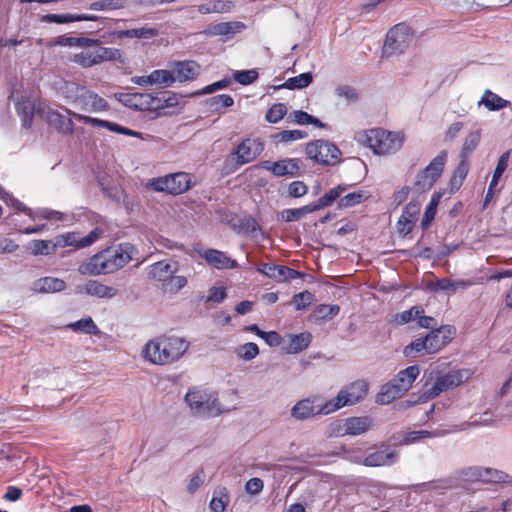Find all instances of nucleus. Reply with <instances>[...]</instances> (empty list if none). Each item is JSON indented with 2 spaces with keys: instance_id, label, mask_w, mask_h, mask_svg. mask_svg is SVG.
Here are the masks:
<instances>
[{
  "instance_id": "34",
  "label": "nucleus",
  "mask_w": 512,
  "mask_h": 512,
  "mask_svg": "<svg viewBox=\"0 0 512 512\" xmlns=\"http://www.w3.org/2000/svg\"><path fill=\"white\" fill-rule=\"evenodd\" d=\"M402 395L401 390L390 380L381 386L380 391L376 395V403L379 405H388Z\"/></svg>"
},
{
  "instance_id": "22",
  "label": "nucleus",
  "mask_w": 512,
  "mask_h": 512,
  "mask_svg": "<svg viewBox=\"0 0 512 512\" xmlns=\"http://www.w3.org/2000/svg\"><path fill=\"white\" fill-rule=\"evenodd\" d=\"M45 120L49 126L53 127L62 135H72L74 133L73 120L57 110L47 108L45 111Z\"/></svg>"
},
{
  "instance_id": "8",
  "label": "nucleus",
  "mask_w": 512,
  "mask_h": 512,
  "mask_svg": "<svg viewBox=\"0 0 512 512\" xmlns=\"http://www.w3.org/2000/svg\"><path fill=\"white\" fill-rule=\"evenodd\" d=\"M162 356H159L158 365L171 364L179 360L189 348V342L177 336L162 337Z\"/></svg>"
},
{
  "instance_id": "21",
  "label": "nucleus",
  "mask_w": 512,
  "mask_h": 512,
  "mask_svg": "<svg viewBox=\"0 0 512 512\" xmlns=\"http://www.w3.org/2000/svg\"><path fill=\"white\" fill-rule=\"evenodd\" d=\"M369 385L367 381L359 379L343 387L339 393L344 395L346 406L361 402L368 394Z\"/></svg>"
},
{
  "instance_id": "19",
  "label": "nucleus",
  "mask_w": 512,
  "mask_h": 512,
  "mask_svg": "<svg viewBox=\"0 0 512 512\" xmlns=\"http://www.w3.org/2000/svg\"><path fill=\"white\" fill-rule=\"evenodd\" d=\"M172 67L175 82L192 81L200 74L201 66L194 60L174 61Z\"/></svg>"
},
{
  "instance_id": "23",
  "label": "nucleus",
  "mask_w": 512,
  "mask_h": 512,
  "mask_svg": "<svg viewBox=\"0 0 512 512\" xmlns=\"http://www.w3.org/2000/svg\"><path fill=\"white\" fill-rule=\"evenodd\" d=\"M78 293H85L89 296H94L100 299L114 298L118 291L112 286L102 284L97 280H89L82 287L77 288Z\"/></svg>"
},
{
  "instance_id": "36",
  "label": "nucleus",
  "mask_w": 512,
  "mask_h": 512,
  "mask_svg": "<svg viewBox=\"0 0 512 512\" xmlns=\"http://www.w3.org/2000/svg\"><path fill=\"white\" fill-rule=\"evenodd\" d=\"M89 44H96L94 38L89 37H71L67 35H60L53 39H51L50 46H60V47H81Z\"/></svg>"
},
{
  "instance_id": "60",
  "label": "nucleus",
  "mask_w": 512,
  "mask_h": 512,
  "mask_svg": "<svg viewBox=\"0 0 512 512\" xmlns=\"http://www.w3.org/2000/svg\"><path fill=\"white\" fill-rule=\"evenodd\" d=\"M258 77L259 74L256 69L237 70L233 73V80L244 86L254 83Z\"/></svg>"
},
{
  "instance_id": "15",
  "label": "nucleus",
  "mask_w": 512,
  "mask_h": 512,
  "mask_svg": "<svg viewBox=\"0 0 512 512\" xmlns=\"http://www.w3.org/2000/svg\"><path fill=\"white\" fill-rule=\"evenodd\" d=\"M246 29V25L241 21L220 22L208 25L203 33L208 37L223 36V41L230 40L234 35L241 33Z\"/></svg>"
},
{
  "instance_id": "16",
  "label": "nucleus",
  "mask_w": 512,
  "mask_h": 512,
  "mask_svg": "<svg viewBox=\"0 0 512 512\" xmlns=\"http://www.w3.org/2000/svg\"><path fill=\"white\" fill-rule=\"evenodd\" d=\"M423 337L425 343H427L428 353L434 354L439 352L452 340V328L450 326H441L432 329Z\"/></svg>"
},
{
  "instance_id": "51",
  "label": "nucleus",
  "mask_w": 512,
  "mask_h": 512,
  "mask_svg": "<svg viewBox=\"0 0 512 512\" xmlns=\"http://www.w3.org/2000/svg\"><path fill=\"white\" fill-rule=\"evenodd\" d=\"M259 167L264 169V170L270 171L271 174L273 176H276V177L287 176L288 173H289L288 172V164H287L286 158L285 159H281V160H277L275 162L262 161L259 164Z\"/></svg>"
},
{
  "instance_id": "56",
  "label": "nucleus",
  "mask_w": 512,
  "mask_h": 512,
  "mask_svg": "<svg viewBox=\"0 0 512 512\" xmlns=\"http://www.w3.org/2000/svg\"><path fill=\"white\" fill-rule=\"evenodd\" d=\"M188 284L186 276L176 275L173 276L163 285V290L169 294H177Z\"/></svg>"
},
{
  "instance_id": "13",
  "label": "nucleus",
  "mask_w": 512,
  "mask_h": 512,
  "mask_svg": "<svg viewBox=\"0 0 512 512\" xmlns=\"http://www.w3.org/2000/svg\"><path fill=\"white\" fill-rule=\"evenodd\" d=\"M468 475L472 479L483 483H510L512 480L510 475L504 471L481 466L471 467Z\"/></svg>"
},
{
  "instance_id": "6",
  "label": "nucleus",
  "mask_w": 512,
  "mask_h": 512,
  "mask_svg": "<svg viewBox=\"0 0 512 512\" xmlns=\"http://www.w3.org/2000/svg\"><path fill=\"white\" fill-rule=\"evenodd\" d=\"M414 38V32L405 23H398L390 28L386 34L383 45V54L386 56L400 55L410 47Z\"/></svg>"
},
{
  "instance_id": "43",
  "label": "nucleus",
  "mask_w": 512,
  "mask_h": 512,
  "mask_svg": "<svg viewBox=\"0 0 512 512\" xmlns=\"http://www.w3.org/2000/svg\"><path fill=\"white\" fill-rule=\"evenodd\" d=\"M470 169V162L468 158L460 157V161L454 170V173L450 179V186L452 189H459L465 178L468 175Z\"/></svg>"
},
{
  "instance_id": "24",
  "label": "nucleus",
  "mask_w": 512,
  "mask_h": 512,
  "mask_svg": "<svg viewBox=\"0 0 512 512\" xmlns=\"http://www.w3.org/2000/svg\"><path fill=\"white\" fill-rule=\"evenodd\" d=\"M100 19L97 15L92 14H74V13H64V14H54L49 13L42 15L40 21L42 23H55V24H68L72 22H80V21H98Z\"/></svg>"
},
{
  "instance_id": "3",
  "label": "nucleus",
  "mask_w": 512,
  "mask_h": 512,
  "mask_svg": "<svg viewBox=\"0 0 512 512\" xmlns=\"http://www.w3.org/2000/svg\"><path fill=\"white\" fill-rule=\"evenodd\" d=\"M185 402L193 415L202 418L219 416L223 410L218 401V394L210 389L193 387L185 395Z\"/></svg>"
},
{
  "instance_id": "59",
  "label": "nucleus",
  "mask_w": 512,
  "mask_h": 512,
  "mask_svg": "<svg viewBox=\"0 0 512 512\" xmlns=\"http://www.w3.org/2000/svg\"><path fill=\"white\" fill-rule=\"evenodd\" d=\"M287 113V106L284 103L273 104L265 115V120L269 123L276 124L284 118Z\"/></svg>"
},
{
  "instance_id": "25",
  "label": "nucleus",
  "mask_w": 512,
  "mask_h": 512,
  "mask_svg": "<svg viewBox=\"0 0 512 512\" xmlns=\"http://www.w3.org/2000/svg\"><path fill=\"white\" fill-rule=\"evenodd\" d=\"M94 40L96 41V44H89L83 46L85 50L73 56L72 61L75 64L79 65L82 68H90L100 64L98 56V44L100 43V39Z\"/></svg>"
},
{
  "instance_id": "61",
  "label": "nucleus",
  "mask_w": 512,
  "mask_h": 512,
  "mask_svg": "<svg viewBox=\"0 0 512 512\" xmlns=\"http://www.w3.org/2000/svg\"><path fill=\"white\" fill-rule=\"evenodd\" d=\"M436 433L434 431L429 430H414L406 432L401 440V443L404 445H409L412 443H416L425 438L435 437Z\"/></svg>"
},
{
  "instance_id": "26",
  "label": "nucleus",
  "mask_w": 512,
  "mask_h": 512,
  "mask_svg": "<svg viewBox=\"0 0 512 512\" xmlns=\"http://www.w3.org/2000/svg\"><path fill=\"white\" fill-rule=\"evenodd\" d=\"M420 374V368L418 365H411L406 367L403 370H400L395 377L391 379L393 384H396L401 392L404 394L407 392L413 385L414 381Z\"/></svg>"
},
{
  "instance_id": "46",
  "label": "nucleus",
  "mask_w": 512,
  "mask_h": 512,
  "mask_svg": "<svg viewBox=\"0 0 512 512\" xmlns=\"http://www.w3.org/2000/svg\"><path fill=\"white\" fill-rule=\"evenodd\" d=\"M74 332H83L88 335H97L100 330L91 317L81 318L67 325Z\"/></svg>"
},
{
  "instance_id": "7",
  "label": "nucleus",
  "mask_w": 512,
  "mask_h": 512,
  "mask_svg": "<svg viewBox=\"0 0 512 512\" xmlns=\"http://www.w3.org/2000/svg\"><path fill=\"white\" fill-rule=\"evenodd\" d=\"M447 156V151L442 150L424 169L418 172L413 183V190L416 193H425L433 187L443 173Z\"/></svg>"
},
{
  "instance_id": "48",
  "label": "nucleus",
  "mask_w": 512,
  "mask_h": 512,
  "mask_svg": "<svg viewBox=\"0 0 512 512\" xmlns=\"http://www.w3.org/2000/svg\"><path fill=\"white\" fill-rule=\"evenodd\" d=\"M142 355L146 361L158 365L157 359L159 356H162L161 339L157 338L148 341L142 350Z\"/></svg>"
},
{
  "instance_id": "42",
  "label": "nucleus",
  "mask_w": 512,
  "mask_h": 512,
  "mask_svg": "<svg viewBox=\"0 0 512 512\" xmlns=\"http://www.w3.org/2000/svg\"><path fill=\"white\" fill-rule=\"evenodd\" d=\"M370 197L367 191L358 190L344 195L337 202V206L339 209H347L355 207L361 204L363 201Z\"/></svg>"
},
{
  "instance_id": "1",
  "label": "nucleus",
  "mask_w": 512,
  "mask_h": 512,
  "mask_svg": "<svg viewBox=\"0 0 512 512\" xmlns=\"http://www.w3.org/2000/svg\"><path fill=\"white\" fill-rule=\"evenodd\" d=\"M134 251V245L129 242L107 247L91 256L88 261L82 262L78 267V272L81 275L89 276L113 273L132 260Z\"/></svg>"
},
{
  "instance_id": "29",
  "label": "nucleus",
  "mask_w": 512,
  "mask_h": 512,
  "mask_svg": "<svg viewBox=\"0 0 512 512\" xmlns=\"http://www.w3.org/2000/svg\"><path fill=\"white\" fill-rule=\"evenodd\" d=\"M169 194L180 195L187 192L191 187V177L186 172H177L168 175Z\"/></svg>"
},
{
  "instance_id": "44",
  "label": "nucleus",
  "mask_w": 512,
  "mask_h": 512,
  "mask_svg": "<svg viewBox=\"0 0 512 512\" xmlns=\"http://www.w3.org/2000/svg\"><path fill=\"white\" fill-rule=\"evenodd\" d=\"M61 109L71 118L72 120L75 119L77 121L83 122L84 124L91 125L93 127H100L107 129L108 127V120L91 117L87 115H83L77 112L72 111L69 108H66L64 106H61Z\"/></svg>"
},
{
  "instance_id": "10",
  "label": "nucleus",
  "mask_w": 512,
  "mask_h": 512,
  "mask_svg": "<svg viewBox=\"0 0 512 512\" xmlns=\"http://www.w3.org/2000/svg\"><path fill=\"white\" fill-rule=\"evenodd\" d=\"M257 272L278 282H289L303 277V273L285 265L275 263H260L256 266Z\"/></svg>"
},
{
  "instance_id": "45",
  "label": "nucleus",
  "mask_w": 512,
  "mask_h": 512,
  "mask_svg": "<svg viewBox=\"0 0 512 512\" xmlns=\"http://www.w3.org/2000/svg\"><path fill=\"white\" fill-rule=\"evenodd\" d=\"M150 74L152 85H159L163 88H168L175 83L172 67H170V69H156Z\"/></svg>"
},
{
  "instance_id": "17",
  "label": "nucleus",
  "mask_w": 512,
  "mask_h": 512,
  "mask_svg": "<svg viewBox=\"0 0 512 512\" xmlns=\"http://www.w3.org/2000/svg\"><path fill=\"white\" fill-rule=\"evenodd\" d=\"M398 458V453L395 450L383 446L365 456L363 465L366 467L392 466L398 461Z\"/></svg>"
},
{
  "instance_id": "38",
  "label": "nucleus",
  "mask_w": 512,
  "mask_h": 512,
  "mask_svg": "<svg viewBox=\"0 0 512 512\" xmlns=\"http://www.w3.org/2000/svg\"><path fill=\"white\" fill-rule=\"evenodd\" d=\"M346 406V400H344V395H340L338 392L337 395L329 400L322 402V399L317 403V413L318 415H329L343 407Z\"/></svg>"
},
{
  "instance_id": "20",
  "label": "nucleus",
  "mask_w": 512,
  "mask_h": 512,
  "mask_svg": "<svg viewBox=\"0 0 512 512\" xmlns=\"http://www.w3.org/2000/svg\"><path fill=\"white\" fill-rule=\"evenodd\" d=\"M179 270V262L173 259H164L150 265L149 277L162 282V286Z\"/></svg>"
},
{
  "instance_id": "47",
  "label": "nucleus",
  "mask_w": 512,
  "mask_h": 512,
  "mask_svg": "<svg viewBox=\"0 0 512 512\" xmlns=\"http://www.w3.org/2000/svg\"><path fill=\"white\" fill-rule=\"evenodd\" d=\"M229 504V495L225 487H219L213 493L209 507L212 512H224Z\"/></svg>"
},
{
  "instance_id": "32",
  "label": "nucleus",
  "mask_w": 512,
  "mask_h": 512,
  "mask_svg": "<svg viewBox=\"0 0 512 512\" xmlns=\"http://www.w3.org/2000/svg\"><path fill=\"white\" fill-rule=\"evenodd\" d=\"M114 98L125 107L136 111H144L145 93L118 92L114 94Z\"/></svg>"
},
{
  "instance_id": "62",
  "label": "nucleus",
  "mask_w": 512,
  "mask_h": 512,
  "mask_svg": "<svg viewBox=\"0 0 512 512\" xmlns=\"http://www.w3.org/2000/svg\"><path fill=\"white\" fill-rule=\"evenodd\" d=\"M124 0H101L93 2L89 5V9L93 11L117 10L124 8Z\"/></svg>"
},
{
  "instance_id": "52",
  "label": "nucleus",
  "mask_w": 512,
  "mask_h": 512,
  "mask_svg": "<svg viewBox=\"0 0 512 512\" xmlns=\"http://www.w3.org/2000/svg\"><path fill=\"white\" fill-rule=\"evenodd\" d=\"M101 41L98 44V56H99V63L108 62V61H118L120 63H123V53L118 48H110V47H103L101 45Z\"/></svg>"
},
{
  "instance_id": "11",
  "label": "nucleus",
  "mask_w": 512,
  "mask_h": 512,
  "mask_svg": "<svg viewBox=\"0 0 512 512\" xmlns=\"http://www.w3.org/2000/svg\"><path fill=\"white\" fill-rule=\"evenodd\" d=\"M179 104L178 94L172 91L145 93L144 111H159L176 107Z\"/></svg>"
},
{
  "instance_id": "63",
  "label": "nucleus",
  "mask_w": 512,
  "mask_h": 512,
  "mask_svg": "<svg viewBox=\"0 0 512 512\" xmlns=\"http://www.w3.org/2000/svg\"><path fill=\"white\" fill-rule=\"evenodd\" d=\"M259 354V347L254 342H247L243 345H240L237 350V355L240 359L245 361H250L256 358Z\"/></svg>"
},
{
  "instance_id": "54",
  "label": "nucleus",
  "mask_w": 512,
  "mask_h": 512,
  "mask_svg": "<svg viewBox=\"0 0 512 512\" xmlns=\"http://www.w3.org/2000/svg\"><path fill=\"white\" fill-rule=\"evenodd\" d=\"M315 295L308 291L304 290L302 292L296 293L291 300V304L294 306L295 310L302 311L306 310L314 301Z\"/></svg>"
},
{
  "instance_id": "50",
  "label": "nucleus",
  "mask_w": 512,
  "mask_h": 512,
  "mask_svg": "<svg viewBox=\"0 0 512 512\" xmlns=\"http://www.w3.org/2000/svg\"><path fill=\"white\" fill-rule=\"evenodd\" d=\"M424 337H418L415 340L411 341L408 345H406L403 349V354L405 357H416L427 355L428 348L426 346Z\"/></svg>"
},
{
  "instance_id": "2",
  "label": "nucleus",
  "mask_w": 512,
  "mask_h": 512,
  "mask_svg": "<svg viewBox=\"0 0 512 512\" xmlns=\"http://www.w3.org/2000/svg\"><path fill=\"white\" fill-rule=\"evenodd\" d=\"M422 381L424 383L418 393H412L409 399L399 403L401 409L427 403L441 393L460 386L465 381V371L452 370L441 375L436 371H430L429 373H424Z\"/></svg>"
},
{
  "instance_id": "12",
  "label": "nucleus",
  "mask_w": 512,
  "mask_h": 512,
  "mask_svg": "<svg viewBox=\"0 0 512 512\" xmlns=\"http://www.w3.org/2000/svg\"><path fill=\"white\" fill-rule=\"evenodd\" d=\"M264 150V145L259 139L246 138L239 143L234 151L236 163L244 165L256 159Z\"/></svg>"
},
{
  "instance_id": "4",
  "label": "nucleus",
  "mask_w": 512,
  "mask_h": 512,
  "mask_svg": "<svg viewBox=\"0 0 512 512\" xmlns=\"http://www.w3.org/2000/svg\"><path fill=\"white\" fill-rule=\"evenodd\" d=\"M365 142L376 155L394 154L403 146L404 134L382 128L372 129L366 134Z\"/></svg>"
},
{
  "instance_id": "40",
  "label": "nucleus",
  "mask_w": 512,
  "mask_h": 512,
  "mask_svg": "<svg viewBox=\"0 0 512 512\" xmlns=\"http://www.w3.org/2000/svg\"><path fill=\"white\" fill-rule=\"evenodd\" d=\"M30 252L34 256L39 255H51L54 254L57 250V246L55 245V238L53 240H31L28 246Z\"/></svg>"
},
{
  "instance_id": "33",
  "label": "nucleus",
  "mask_w": 512,
  "mask_h": 512,
  "mask_svg": "<svg viewBox=\"0 0 512 512\" xmlns=\"http://www.w3.org/2000/svg\"><path fill=\"white\" fill-rule=\"evenodd\" d=\"M479 105L485 106L489 111H499L511 106V102L487 89L481 97Z\"/></svg>"
},
{
  "instance_id": "31",
  "label": "nucleus",
  "mask_w": 512,
  "mask_h": 512,
  "mask_svg": "<svg viewBox=\"0 0 512 512\" xmlns=\"http://www.w3.org/2000/svg\"><path fill=\"white\" fill-rule=\"evenodd\" d=\"M468 283L465 281H454L449 278H441L427 283V290L430 292L446 291L454 294L459 288H466Z\"/></svg>"
},
{
  "instance_id": "39",
  "label": "nucleus",
  "mask_w": 512,
  "mask_h": 512,
  "mask_svg": "<svg viewBox=\"0 0 512 512\" xmlns=\"http://www.w3.org/2000/svg\"><path fill=\"white\" fill-rule=\"evenodd\" d=\"M442 198V193L439 191H436L432 194L429 204L427 205L424 215L421 220V228L427 229L430 227L432 221L434 220L436 213H437V207L440 203V200Z\"/></svg>"
},
{
  "instance_id": "27",
  "label": "nucleus",
  "mask_w": 512,
  "mask_h": 512,
  "mask_svg": "<svg viewBox=\"0 0 512 512\" xmlns=\"http://www.w3.org/2000/svg\"><path fill=\"white\" fill-rule=\"evenodd\" d=\"M66 288V282L63 279L46 276L33 282V291L41 294L57 293Z\"/></svg>"
},
{
  "instance_id": "9",
  "label": "nucleus",
  "mask_w": 512,
  "mask_h": 512,
  "mask_svg": "<svg viewBox=\"0 0 512 512\" xmlns=\"http://www.w3.org/2000/svg\"><path fill=\"white\" fill-rule=\"evenodd\" d=\"M103 234L100 227L93 228L86 236L80 237L78 232H67L55 237V245L57 248L74 246L76 248H86L94 244Z\"/></svg>"
},
{
  "instance_id": "55",
  "label": "nucleus",
  "mask_w": 512,
  "mask_h": 512,
  "mask_svg": "<svg viewBox=\"0 0 512 512\" xmlns=\"http://www.w3.org/2000/svg\"><path fill=\"white\" fill-rule=\"evenodd\" d=\"M340 312V306L337 304H319L315 308V316L321 321L332 320Z\"/></svg>"
},
{
  "instance_id": "64",
  "label": "nucleus",
  "mask_w": 512,
  "mask_h": 512,
  "mask_svg": "<svg viewBox=\"0 0 512 512\" xmlns=\"http://www.w3.org/2000/svg\"><path fill=\"white\" fill-rule=\"evenodd\" d=\"M231 83H232V79L231 78L224 77V78H222V79H220L218 81H215V82L205 86L201 90H198V91L194 92L192 95L193 96H199V95L210 94V93H213L215 91L222 90V89L228 87L229 85H231Z\"/></svg>"
},
{
  "instance_id": "49",
  "label": "nucleus",
  "mask_w": 512,
  "mask_h": 512,
  "mask_svg": "<svg viewBox=\"0 0 512 512\" xmlns=\"http://www.w3.org/2000/svg\"><path fill=\"white\" fill-rule=\"evenodd\" d=\"M348 189L346 184H338L334 188L327 191L323 196H321L318 200L322 209L331 206L335 201H339L342 198V194L345 193Z\"/></svg>"
},
{
  "instance_id": "30",
  "label": "nucleus",
  "mask_w": 512,
  "mask_h": 512,
  "mask_svg": "<svg viewBox=\"0 0 512 512\" xmlns=\"http://www.w3.org/2000/svg\"><path fill=\"white\" fill-rule=\"evenodd\" d=\"M159 33L157 28L154 27H140L126 30H116L112 32V36L117 39L123 38H137V39H150L157 36Z\"/></svg>"
},
{
  "instance_id": "28",
  "label": "nucleus",
  "mask_w": 512,
  "mask_h": 512,
  "mask_svg": "<svg viewBox=\"0 0 512 512\" xmlns=\"http://www.w3.org/2000/svg\"><path fill=\"white\" fill-rule=\"evenodd\" d=\"M372 420L368 416L349 417L344 420L342 435L357 436L368 431Z\"/></svg>"
},
{
  "instance_id": "57",
  "label": "nucleus",
  "mask_w": 512,
  "mask_h": 512,
  "mask_svg": "<svg viewBox=\"0 0 512 512\" xmlns=\"http://www.w3.org/2000/svg\"><path fill=\"white\" fill-rule=\"evenodd\" d=\"M481 135L479 131L470 132L462 146L460 157L468 158L469 154L473 152L480 143Z\"/></svg>"
},
{
  "instance_id": "35",
  "label": "nucleus",
  "mask_w": 512,
  "mask_h": 512,
  "mask_svg": "<svg viewBox=\"0 0 512 512\" xmlns=\"http://www.w3.org/2000/svg\"><path fill=\"white\" fill-rule=\"evenodd\" d=\"M313 82L312 72H304L298 76L288 78L283 84L275 86V89L300 90L308 87Z\"/></svg>"
},
{
  "instance_id": "58",
  "label": "nucleus",
  "mask_w": 512,
  "mask_h": 512,
  "mask_svg": "<svg viewBox=\"0 0 512 512\" xmlns=\"http://www.w3.org/2000/svg\"><path fill=\"white\" fill-rule=\"evenodd\" d=\"M510 157V151L504 152L498 159L497 165L492 175V179L489 185L496 187L503 173L508 167V161Z\"/></svg>"
},
{
  "instance_id": "5",
  "label": "nucleus",
  "mask_w": 512,
  "mask_h": 512,
  "mask_svg": "<svg viewBox=\"0 0 512 512\" xmlns=\"http://www.w3.org/2000/svg\"><path fill=\"white\" fill-rule=\"evenodd\" d=\"M305 153L310 160L322 166H336L342 156L341 150L333 142L324 139L308 142Z\"/></svg>"
},
{
  "instance_id": "37",
  "label": "nucleus",
  "mask_w": 512,
  "mask_h": 512,
  "mask_svg": "<svg viewBox=\"0 0 512 512\" xmlns=\"http://www.w3.org/2000/svg\"><path fill=\"white\" fill-rule=\"evenodd\" d=\"M17 115L21 120V126L31 128L34 119V105L29 101H18L15 104Z\"/></svg>"
},
{
  "instance_id": "18",
  "label": "nucleus",
  "mask_w": 512,
  "mask_h": 512,
  "mask_svg": "<svg viewBox=\"0 0 512 512\" xmlns=\"http://www.w3.org/2000/svg\"><path fill=\"white\" fill-rule=\"evenodd\" d=\"M321 396H311L297 401L290 410L291 417L298 421H305L315 416L317 413V403Z\"/></svg>"
},
{
  "instance_id": "41",
  "label": "nucleus",
  "mask_w": 512,
  "mask_h": 512,
  "mask_svg": "<svg viewBox=\"0 0 512 512\" xmlns=\"http://www.w3.org/2000/svg\"><path fill=\"white\" fill-rule=\"evenodd\" d=\"M311 341L312 335L309 332L290 335V347L287 349V353H300L309 347Z\"/></svg>"
},
{
  "instance_id": "53",
  "label": "nucleus",
  "mask_w": 512,
  "mask_h": 512,
  "mask_svg": "<svg viewBox=\"0 0 512 512\" xmlns=\"http://www.w3.org/2000/svg\"><path fill=\"white\" fill-rule=\"evenodd\" d=\"M206 104L213 112H220L224 108L233 106L234 99L228 94H219L206 100Z\"/></svg>"
},
{
  "instance_id": "14",
  "label": "nucleus",
  "mask_w": 512,
  "mask_h": 512,
  "mask_svg": "<svg viewBox=\"0 0 512 512\" xmlns=\"http://www.w3.org/2000/svg\"><path fill=\"white\" fill-rule=\"evenodd\" d=\"M199 255L213 268L229 270L238 268V262L229 257L225 252L214 248H206L199 251Z\"/></svg>"
}]
</instances>
